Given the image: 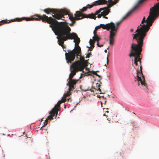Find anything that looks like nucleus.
<instances>
[{"label": "nucleus", "mask_w": 159, "mask_h": 159, "mask_svg": "<svg viewBox=\"0 0 159 159\" xmlns=\"http://www.w3.org/2000/svg\"><path fill=\"white\" fill-rule=\"evenodd\" d=\"M93 39L94 40V42H95L96 41L98 43L101 39V38L99 37L98 36H96L93 37Z\"/></svg>", "instance_id": "f3484780"}, {"label": "nucleus", "mask_w": 159, "mask_h": 159, "mask_svg": "<svg viewBox=\"0 0 159 159\" xmlns=\"http://www.w3.org/2000/svg\"><path fill=\"white\" fill-rule=\"evenodd\" d=\"M70 70L71 73H70L69 76V80H73V77L76 73V72L79 70L77 68V65L75 63H72L70 66Z\"/></svg>", "instance_id": "1a4fd4ad"}, {"label": "nucleus", "mask_w": 159, "mask_h": 159, "mask_svg": "<svg viewBox=\"0 0 159 159\" xmlns=\"http://www.w3.org/2000/svg\"><path fill=\"white\" fill-rule=\"evenodd\" d=\"M106 116H107V117H108L109 116L108 115H107Z\"/></svg>", "instance_id": "ea45409f"}, {"label": "nucleus", "mask_w": 159, "mask_h": 159, "mask_svg": "<svg viewBox=\"0 0 159 159\" xmlns=\"http://www.w3.org/2000/svg\"><path fill=\"white\" fill-rule=\"evenodd\" d=\"M98 15V17L99 18H101V16H102V13L101 14H97Z\"/></svg>", "instance_id": "cd10ccee"}, {"label": "nucleus", "mask_w": 159, "mask_h": 159, "mask_svg": "<svg viewBox=\"0 0 159 159\" xmlns=\"http://www.w3.org/2000/svg\"><path fill=\"white\" fill-rule=\"evenodd\" d=\"M99 96H98V98L99 97Z\"/></svg>", "instance_id": "79ce46f5"}, {"label": "nucleus", "mask_w": 159, "mask_h": 159, "mask_svg": "<svg viewBox=\"0 0 159 159\" xmlns=\"http://www.w3.org/2000/svg\"><path fill=\"white\" fill-rule=\"evenodd\" d=\"M106 109L107 110H108V108H107Z\"/></svg>", "instance_id": "c03bdc74"}, {"label": "nucleus", "mask_w": 159, "mask_h": 159, "mask_svg": "<svg viewBox=\"0 0 159 159\" xmlns=\"http://www.w3.org/2000/svg\"><path fill=\"white\" fill-rule=\"evenodd\" d=\"M57 111H55L54 109H52L50 112V115L48 116V118L45 120L44 122L43 126H45L47 125L48 123L49 120H51L53 119V117L56 115L57 116Z\"/></svg>", "instance_id": "9b49d317"}, {"label": "nucleus", "mask_w": 159, "mask_h": 159, "mask_svg": "<svg viewBox=\"0 0 159 159\" xmlns=\"http://www.w3.org/2000/svg\"><path fill=\"white\" fill-rule=\"evenodd\" d=\"M92 72L93 74L96 75L97 76L99 77L100 76L97 73V72L94 71H92L91 72L89 71V73Z\"/></svg>", "instance_id": "412c9836"}, {"label": "nucleus", "mask_w": 159, "mask_h": 159, "mask_svg": "<svg viewBox=\"0 0 159 159\" xmlns=\"http://www.w3.org/2000/svg\"><path fill=\"white\" fill-rule=\"evenodd\" d=\"M107 120H109V121H110V120H108V119H110V120H111L112 119H113V118H109V117H108V118L107 117Z\"/></svg>", "instance_id": "2f4dec72"}, {"label": "nucleus", "mask_w": 159, "mask_h": 159, "mask_svg": "<svg viewBox=\"0 0 159 159\" xmlns=\"http://www.w3.org/2000/svg\"><path fill=\"white\" fill-rule=\"evenodd\" d=\"M61 101H62V102H64L66 101V97L63 96V97L62 98V99Z\"/></svg>", "instance_id": "5701e85b"}, {"label": "nucleus", "mask_w": 159, "mask_h": 159, "mask_svg": "<svg viewBox=\"0 0 159 159\" xmlns=\"http://www.w3.org/2000/svg\"><path fill=\"white\" fill-rule=\"evenodd\" d=\"M99 96H98V98L99 97Z\"/></svg>", "instance_id": "a19ab883"}, {"label": "nucleus", "mask_w": 159, "mask_h": 159, "mask_svg": "<svg viewBox=\"0 0 159 159\" xmlns=\"http://www.w3.org/2000/svg\"><path fill=\"white\" fill-rule=\"evenodd\" d=\"M101 105L102 106V102H101Z\"/></svg>", "instance_id": "4c0bfd02"}, {"label": "nucleus", "mask_w": 159, "mask_h": 159, "mask_svg": "<svg viewBox=\"0 0 159 159\" xmlns=\"http://www.w3.org/2000/svg\"><path fill=\"white\" fill-rule=\"evenodd\" d=\"M134 114H135V113H133Z\"/></svg>", "instance_id": "49530a36"}, {"label": "nucleus", "mask_w": 159, "mask_h": 159, "mask_svg": "<svg viewBox=\"0 0 159 159\" xmlns=\"http://www.w3.org/2000/svg\"><path fill=\"white\" fill-rule=\"evenodd\" d=\"M81 48L79 46L71 51L68 52H66L65 55L67 63H72V62L74 61L76 56L78 58L79 57H80V59L81 61H84V57L81 56Z\"/></svg>", "instance_id": "20e7f679"}, {"label": "nucleus", "mask_w": 159, "mask_h": 159, "mask_svg": "<svg viewBox=\"0 0 159 159\" xmlns=\"http://www.w3.org/2000/svg\"><path fill=\"white\" fill-rule=\"evenodd\" d=\"M71 30L70 28L68 26L59 43V45L61 46L63 48V44L64 42L67 39H74V42L75 43V47H76V48H77L79 46L78 44L80 41V38L78 37L76 33L74 32L71 33Z\"/></svg>", "instance_id": "7ed1b4c3"}, {"label": "nucleus", "mask_w": 159, "mask_h": 159, "mask_svg": "<svg viewBox=\"0 0 159 159\" xmlns=\"http://www.w3.org/2000/svg\"><path fill=\"white\" fill-rule=\"evenodd\" d=\"M107 2L108 3V1L106 0H98L95 2L96 6L107 4Z\"/></svg>", "instance_id": "2eb2a0df"}, {"label": "nucleus", "mask_w": 159, "mask_h": 159, "mask_svg": "<svg viewBox=\"0 0 159 159\" xmlns=\"http://www.w3.org/2000/svg\"><path fill=\"white\" fill-rule=\"evenodd\" d=\"M88 8V7H87V6L84 7L81 10L82 12H83L85 11H86L87 10Z\"/></svg>", "instance_id": "4be33fe9"}, {"label": "nucleus", "mask_w": 159, "mask_h": 159, "mask_svg": "<svg viewBox=\"0 0 159 159\" xmlns=\"http://www.w3.org/2000/svg\"><path fill=\"white\" fill-rule=\"evenodd\" d=\"M44 11L47 14H49L50 13H52L54 15L52 16L58 20L62 19V18H64V16L68 14V11L65 10H61L60 11L55 10L50 8H48L45 9Z\"/></svg>", "instance_id": "39448f33"}, {"label": "nucleus", "mask_w": 159, "mask_h": 159, "mask_svg": "<svg viewBox=\"0 0 159 159\" xmlns=\"http://www.w3.org/2000/svg\"><path fill=\"white\" fill-rule=\"evenodd\" d=\"M44 22L50 24L49 27L52 28L55 34L57 36L58 44L59 43L68 25L64 22H59L58 21L51 17H48Z\"/></svg>", "instance_id": "f257e3e1"}, {"label": "nucleus", "mask_w": 159, "mask_h": 159, "mask_svg": "<svg viewBox=\"0 0 159 159\" xmlns=\"http://www.w3.org/2000/svg\"><path fill=\"white\" fill-rule=\"evenodd\" d=\"M88 61L87 60L80 62L79 61H76L73 63H75L77 65V68L80 71H82L84 68L87 66Z\"/></svg>", "instance_id": "9d476101"}, {"label": "nucleus", "mask_w": 159, "mask_h": 159, "mask_svg": "<svg viewBox=\"0 0 159 159\" xmlns=\"http://www.w3.org/2000/svg\"><path fill=\"white\" fill-rule=\"evenodd\" d=\"M10 22V21L8 22V20H2L0 22V26L4 23H8Z\"/></svg>", "instance_id": "a211bd4d"}, {"label": "nucleus", "mask_w": 159, "mask_h": 159, "mask_svg": "<svg viewBox=\"0 0 159 159\" xmlns=\"http://www.w3.org/2000/svg\"><path fill=\"white\" fill-rule=\"evenodd\" d=\"M94 6H96V5H95V2H94V3L93 4L90 5L89 4H88L87 5V6L88 7V8H92Z\"/></svg>", "instance_id": "aec40b11"}, {"label": "nucleus", "mask_w": 159, "mask_h": 159, "mask_svg": "<svg viewBox=\"0 0 159 159\" xmlns=\"http://www.w3.org/2000/svg\"><path fill=\"white\" fill-rule=\"evenodd\" d=\"M120 0H108V4L107 7L100 8L96 12V15L101 12L102 16L107 15L110 11V8L117 3Z\"/></svg>", "instance_id": "423d86ee"}, {"label": "nucleus", "mask_w": 159, "mask_h": 159, "mask_svg": "<svg viewBox=\"0 0 159 159\" xmlns=\"http://www.w3.org/2000/svg\"><path fill=\"white\" fill-rule=\"evenodd\" d=\"M71 91H70L69 90H68V91H67L66 93L63 96H64L66 97H68L70 96L71 94Z\"/></svg>", "instance_id": "6ab92c4d"}, {"label": "nucleus", "mask_w": 159, "mask_h": 159, "mask_svg": "<svg viewBox=\"0 0 159 159\" xmlns=\"http://www.w3.org/2000/svg\"><path fill=\"white\" fill-rule=\"evenodd\" d=\"M104 18H105V19H107L108 18L106 16H103Z\"/></svg>", "instance_id": "473e14b6"}, {"label": "nucleus", "mask_w": 159, "mask_h": 159, "mask_svg": "<svg viewBox=\"0 0 159 159\" xmlns=\"http://www.w3.org/2000/svg\"><path fill=\"white\" fill-rule=\"evenodd\" d=\"M91 45V48L92 49L93 48H94V44H91V45Z\"/></svg>", "instance_id": "7c9ffc66"}, {"label": "nucleus", "mask_w": 159, "mask_h": 159, "mask_svg": "<svg viewBox=\"0 0 159 159\" xmlns=\"http://www.w3.org/2000/svg\"><path fill=\"white\" fill-rule=\"evenodd\" d=\"M37 17H30V18H16L15 20H14L13 21H20L23 20H25L26 21L29 20H42L43 22H44L45 21L46 19H47L48 16H46L45 15H43L42 16L37 15Z\"/></svg>", "instance_id": "0eeeda50"}, {"label": "nucleus", "mask_w": 159, "mask_h": 159, "mask_svg": "<svg viewBox=\"0 0 159 159\" xmlns=\"http://www.w3.org/2000/svg\"><path fill=\"white\" fill-rule=\"evenodd\" d=\"M96 15H96V13L95 14L91 13V14H89L88 15H85L82 14V17H84V18H89L95 19L97 17L96 16Z\"/></svg>", "instance_id": "4468645a"}, {"label": "nucleus", "mask_w": 159, "mask_h": 159, "mask_svg": "<svg viewBox=\"0 0 159 159\" xmlns=\"http://www.w3.org/2000/svg\"><path fill=\"white\" fill-rule=\"evenodd\" d=\"M109 47H107V49H109Z\"/></svg>", "instance_id": "e433bc0d"}, {"label": "nucleus", "mask_w": 159, "mask_h": 159, "mask_svg": "<svg viewBox=\"0 0 159 159\" xmlns=\"http://www.w3.org/2000/svg\"><path fill=\"white\" fill-rule=\"evenodd\" d=\"M92 49L90 50L92 51Z\"/></svg>", "instance_id": "a18cd8bd"}, {"label": "nucleus", "mask_w": 159, "mask_h": 159, "mask_svg": "<svg viewBox=\"0 0 159 159\" xmlns=\"http://www.w3.org/2000/svg\"><path fill=\"white\" fill-rule=\"evenodd\" d=\"M88 75H91V74L89 73V74H88Z\"/></svg>", "instance_id": "37998d69"}, {"label": "nucleus", "mask_w": 159, "mask_h": 159, "mask_svg": "<svg viewBox=\"0 0 159 159\" xmlns=\"http://www.w3.org/2000/svg\"><path fill=\"white\" fill-rule=\"evenodd\" d=\"M78 81L79 80L75 79L69 80L67 85L69 86V90L70 91H73L74 89V85L76 84Z\"/></svg>", "instance_id": "f8f14e48"}, {"label": "nucleus", "mask_w": 159, "mask_h": 159, "mask_svg": "<svg viewBox=\"0 0 159 159\" xmlns=\"http://www.w3.org/2000/svg\"><path fill=\"white\" fill-rule=\"evenodd\" d=\"M62 103V101H59L57 104L55 105V107L52 109H54V111L57 112L60 111V105Z\"/></svg>", "instance_id": "dca6fc26"}, {"label": "nucleus", "mask_w": 159, "mask_h": 159, "mask_svg": "<svg viewBox=\"0 0 159 159\" xmlns=\"http://www.w3.org/2000/svg\"><path fill=\"white\" fill-rule=\"evenodd\" d=\"M105 112L108 113V112H109V111H105Z\"/></svg>", "instance_id": "c9c22d12"}, {"label": "nucleus", "mask_w": 159, "mask_h": 159, "mask_svg": "<svg viewBox=\"0 0 159 159\" xmlns=\"http://www.w3.org/2000/svg\"><path fill=\"white\" fill-rule=\"evenodd\" d=\"M104 52H105L107 53V49H105L104 51Z\"/></svg>", "instance_id": "72a5a7b5"}, {"label": "nucleus", "mask_w": 159, "mask_h": 159, "mask_svg": "<svg viewBox=\"0 0 159 159\" xmlns=\"http://www.w3.org/2000/svg\"><path fill=\"white\" fill-rule=\"evenodd\" d=\"M74 15L75 17L72 15H69V18L73 23H75V20H79L84 18V17H82V14L79 11H76Z\"/></svg>", "instance_id": "6e6552de"}, {"label": "nucleus", "mask_w": 159, "mask_h": 159, "mask_svg": "<svg viewBox=\"0 0 159 159\" xmlns=\"http://www.w3.org/2000/svg\"><path fill=\"white\" fill-rule=\"evenodd\" d=\"M97 45L98 47H103V44H102L101 45H100L99 44L98 42L97 43Z\"/></svg>", "instance_id": "c85d7f7f"}, {"label": "nucleus", "mask_w": 159, "mask_h": 159, "mask_svg": "<svg viewBox=\"0 0 159 159\" xmlns=\"http://www.w3.org/2000/svg\"><path fill=\"white\" fill-rule=\"evenodd\" d=\"M109 54V53H108L107 54V64H108V61H109L108 58Z\"/></svg>", "instance_id": "c756f323"}, {"label": "nucleus", "mask_w": 159, "mask_h": 159, "mask_svg": "<svg viewBox=\"0 0 159 159\" xmlns=\"http://www.w3.org/2000/svg\"><path fill=\"white\" fill-rule=\"evenodd\" d=\"M100 85L98 83L97 84V87L98 88V90L100 92H101V90L100 88Z\"/></svg>", "instance_id": "a878e982"}, {"label": "nucleus", "mask_w": 159, "mask_h": 159, "mask_svg": "<svg viewBox=\"0 0 159 159\" xmlns=\"http://www.w3.org/2000/svg\"><path fill=\"white\" fill-rule=\"evenodd\" d=\"M91 54H92L91 52L87 54L85 57L86 58H89L90 57V55H91Z\"/></svg>", "instance_id": "393cba45"}, {"label": "nucleus", "mask_w": 159, "mask_h": 159, "mask_svg": "<svg viewBox=\"0 0 159 159\" xmlns=\"http://www.w3.org/2000/svg\"><path fill=\"white\" fill-rule=\"evenodd\" d=\"M106 102H107L106 101H105V102H104L105 104H106Z\"/></svg>", "instance_id": "f704fd0d"}, {"label": "nucleus", "mask_w": 159, "mask_h": 159, "mask_svg": "<svg viewBox=\"0 0 159 159\" xmlns=\"http://www.w3.org/2000/svg\"><path fill=\"white\" fill-rule=\"evenodd\" d=\"M97 31V30L95 29L93 31L94 36H98L96 34Z\"/></svg>", "instance_id": "bb28decb"}, {"label": "nucleus", "mask_w": 159, "mask_h": 159, "mask_svg": "<svg viewBox=\"0 0 159 159\" xmlns=\"http://www.w3.org/2000/svg\"><path fill=\"white\" fill-rule=\"evenodd\" d=\"M89 42L90 45L93 44H93H94L95 43V42H94V41L93 39L92 40L91 39H90Z\"/></svg>", "instance_id": "b1692460"}, {"label": "nucleus", "mask_w": 159, "mask_h": 159, "mask_svg": "<svg viewBox=\"0 0 159 159\" xmlns=\"http://www.w3.org/2000/svg\"><path fill=\"white\" fill-rule=\"evenodd\" d=\"M159 16V3H158L150 9L149 15L146 20L144 17L141 22L143 25H140L139 27H150L156 18Z\"/></svg>", "instance_id": "f03ea898"}, {"label": "nucleus", "mask_w": 159, "mask_h": 159, "mask_svg": "<svg viewBox=\"0 0 159 159\" xmlns=\"http://www.w3.org/2000/svg\"><path fill=\"white\" fill-rule=\"evenodd\" d=\"M103 116H106V115H105V114H104L103 115Z\"/></svg>", "instance_id": "58836bf2"}, {"label": "nucleus", "mask_w": 159, "mask_h": 159, "mask_svg": "<svg viewBox=\"0 0 159 159\" xmlns=\"http://www.w3.org/2000/svg\"><path fill=\"white\" fill-rule=\"evenodd\" d=\"M101 28L103 29L107 30L108 31L109 30L108 23L105 25L100 24L99 25L96 26L95 28V29L97 30Z\"/></svg>", "instance_id": "ddd939ff"}]
</instances>
